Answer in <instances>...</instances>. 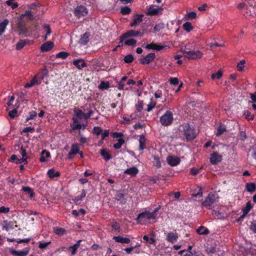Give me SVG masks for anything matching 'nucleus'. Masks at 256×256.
Masks as SVG:
<instances>
[{"label": "nucleus", "mask_w": 256, "mask_h": 256, "mask_svg": "<svg viewBox=\"0 0 256 256\" xmlns=\"http://www.w3.org/2000/svg\"><path fill=\"white\" fill-rule=\"evenodd\" d=\"M178 130L187 141L193 140L196 136V129L189 124L184 123L180 125Z\"/></svg>", "instance_id": "nucleus-1"}, {"label": "nucleus", "mask_w": 256, "mask_h": 256, "mask_svg": "<svg viewBox=\"0 0 256 256\" xmlns=\"http://www.w3.org/2000/svg\"><path fill=\"white\" fill-rule=\"evenodd\" d=\"M173 114L170 110H166L165 113L162 115L160 119L161 124L163 126H170L173 122Z\"/></svg>", "instance_id": "nucleus-2"}, {"label": "nucleus", "mask_w": 256, "mask_h": 256, "mask_svg": "<svg viewBox=\"0 0 256 256\" xmlns=\"http://www.w3.org/2000/svg\"><path fill=\"white\" fill-rule=\"evenodd\" d=\"M217 198L214 194L210 192L202 203V206L208 209H212V205L216 202Z\"/></svg>", "instance_id": "nucleus-3"}, {"label": "nucleus", "mask_w": 256, "mask_h": 256, "mask_svg": "<svg viewBox=\"0 0 256 256\" xmlns=\"http://www.w3.org/2000/svg\"><path fill=\"white\" fill-rule=\"evenodd\" d=\"M163 8L154 5H150L146 12L148 16H158L162 13Z\"/></svg>", "instance_id": "nucleus-4"}, {"label": "nucleus", "mask_w": 256, "mask_h": 256, "mask_svg": "<svg viewBox=\"0 0 256 256\" xmlns=\"http://www.w3.org/2000/svg\"><path fill=\"white\" fill-rule=\"evenodd\" d=\"M152 219V216L149 214L148 211L140 213L138 216L136 220L138 224H144L148 220Z\"/></svg>", "instance_id": "nucleus-5"}, {"label": "nucleus", "mask_w": 256, "mask_h": 256, "mask_svg": "<svg viewBox=\"0 0 256 256\" xmlns=\"http://www.w3.org/2000/svg\"><path fill=\"white\" fill-rule=\"evenodd\" d=\"M88 12L86 8L82 5L77 6L74 11V16L78 18L86 16Z\"/></svg>", "instance_id": "nucleus-6"}, {"label": "nucleus", "mask_w": 256, "mask_h": 256, "mask_svg": "<svg viewBox=\"0 0 256 256\" xmlns=\"http://www.w3.org/2000/svg\"><path fill=\"white\" fill-rule=\"evenodd\" d=\"M222 160V156L218 152H214L210 156V162L214 165L216 164Z\"/></svg>", "instance_id": "nucleus-7"}, {"label": "nucleus", "mask_w": 256, "mask_h": 256, "mask_svg": "<svg viewBox=\"0 0 256 256\" xmlns=\"http://www.w3.org/2000/svg\"><path fill=\"white\" fill-rule=\"evenodd\" d=\"M202 56V54L200 50H190L188 52H186V55H185V57L188 59L196 60L200 58Z\"/></svg>", "instance_id": "nucleus-8"}, {"label": "nucleus", "mask_w": 256, "mask_h": 256, "mask_svg": "<svg viewBox=\"0 0 256 256\" xmlns=\"http://www.w3.org/2000/svg\"><path fill=\"white\" fill-rule=\"evenodd\" d=\"M155 58L156 54L154 53H150L146 57L140 58L138 61L142 64H149L154 60Z\"/></svg>", "instance_id": "nucleus-9"}, {"label": "nucleus", "mask_w": 256, "mask_h": 256, "mask_svg": "<svg viewBox=\"0 0 256 256\" xmlns=\"http://www.w3.org/2000/svg\"><path fill=\"white\" fill-rule=\"evenodd\" d=\"M30 252V248H26L24 250H10V253L14 256H26Z\"/></svg>", "instance_id": "nucleus-10"}, {"label": "nucleus", "mask_w": 256, "mask_h": 256, "mask_svg": "<svg viewBox=\"0 0 256 256\" xmlns=\"http://www.w3.org/2000/svg\"><path fill=\"white\" fill-rule=\"evenodd\" d=\"M72 64L78 70H82L88 66L84 60L82 58L74 60Z\"/></svg>", "instance_id": "nucleus-11"}, {"label": "nucleus", "mask_w": 256, "mask_h": 256, "mask_svg": "<svg viewBox=\"0 0 256 256\" xmlns=\"http://www.w3.org/2000/svg\"><path fill=\"white\" fill-rule=\"evenodd\" d=\"M168 164L172 166H174L178 165L180 162V159L178 157L170 156L166 158Z\"/></svg>", "instance_id": "nucleus-12"}, {"label": "nucleus", "mask_w": 256, "mask_h": 256, "mask_svg": "<svg viewBox=\"0 0 256 256\" xmlns=\"http://www.w3.org/2000/svg\"><path fill=\"white\" fill-rule=\"evenodd\" d=\"M144 15L143 14H136L134 16V18L130 24V27H134L137 26L138 24L142 22V18Z\"/></svg>", "instance_id": "nucleus-13"}, {"label": "nucleus", "mask_w": 256, "mask_h": 256, "mask_svg": "<svg viewBox=\"0 0 256 256\" xmlns=\"http://www.w3.org/2000/svg\"><path fill=\"white\" fill-rule=\"evenodd\" d=\"M132 36L135 37V30H129L120 36V42L123 43L125 38Z\"/></svg>", "instance_id": "nucleus-14"}, {"label": "nucleus", "mask_w": 256, "mask_h": 256, "mask_svg": "<svg viewBox=\"0 0 256 256\" xmlns=\"http://www.w3.org/2000/svg\"><path fill=\"white\" fill-rule=\"evenodd\" d=\"M178 238L176 232H170L167 234L166 240L171 243H174L177 241Z\"/></svg>", "instance_id": "nucleus-15"}, {"label": "nucleus", "mask_w": 256, "mask_h": 256, "mask_svg": "<svg viewBox=\"0 0 256 256\" xmlns=\"http://www.w3.org/2000/svg\"><path fill=\"white\" fill-rule=\"evenodd\" d=\"M54 46V43L50 41L46 42L40 46L42 52H48L52 50Z\"/></svg>", "instance_id": "nucleus-16"}, {"label": "nucleus", "mask_w": 256, "mask_h": 256, "mask_svg": "<svg viewBox=\"0 0 256 256\" xmlns=\"http://www.w3.org/2000/svg\"><path fill=\"white\" fill-rule=\"evenodd\" d=\"M166 46L158 45L156 43L152 42L150 44H148L146 46V48L148 50H154L156 51H159L162 50Z\"/></svg>", "instance_id": "nucleus-17"}, {"label": "nucleus", "mask_w": 256, "mask_h": 256, "mask_svg": "<svg viewBox=\"0 0 256 256\" xmlns=\"http://www.w3.org/2000/svg\"><path fill=\"white\" fill-rule=\"evenodd\" d=\"M48 70L46 68H42L40 72H38V74H36L34 76H36V78H38V80L41 83L42 80L44 78L45 76H48Z\"/></svg>", "instance_id": "nucleus-18"}, {"label": "nucleus", "mask_w": 256, "mask_h": 256, "mask_svg": "<svg viewBox=\"0 0 256 256\" xmlns=\"http://www.w3.org/2000/svg\"><path fill=\"white\" fill-rule=\"evenodd\" d=\"M138 172V170L137 168L133 166L129 168H127L124 171L125 174L130 175L131 176H135Z\"/></svg>", "instance_id": "nucleus-19"}, {"label": "nucleus", "mask_w": 256, "mask_h": 256, "mask_svg": "<svg viewBox=\"0 0 256 256\" xmlns=\"http://www.w3.org/2000/svg\"><path fill=\"white\" fill-rule=\"evenodd\" d=\"M90 36V33L86 32L81 36L79 43L82 45H86L89 41V37Z\"/></svg>", "instance_id": "nucleus-20"}, {"label": "nucleus", "mask_w": 256, "mask_h": 256, "mask_svg": "<svg viewBox=\"0 0 256 256\" xmlns=\"http://www.w3.org/2000/svg\"><path fill=\"white\" fill-rule=\"evenodd\" d=\"M100 154L106 162L112 158V156L107 149L102 148L100 150Z\"/></svg>", "instance_id": "nucleus-21"}, {"label": "nucleus", "mask_w": 256, "mask_h": 256, "mask_svg": "<svg viewBox=\"0 0 256 256\" xmlns=\"http://www.w3.org/2000/svg\"><path fill=\"white\" fill-rule=\"evenodd\" d=\"M16 221H10L7 222L3 226V229H5L7 232L14 229V228H17L18 226L16 224Z\"/></svg>", "instance_id": "nucleus-22"}, {"label": "nucleus", "mask_w": 256, "mask_h": 256, "mask_svg": "<svg viewBox=\"0 0 256 256\" xmlns=\"http://www.w3.org/2000/svg\"><path fill=\"white\" fill-rule=\"evenodd\" d=\"M113 239L117 242L122 244H129L130 240L128 238H124L121 236H114Z\"/></svg>", "instance_id": "nucleus-23"}, {"label": "nucleus", "mask_w": 256, "mask_h": 256, "mask_svg": "<svg viewBox=\"0 0 256 256\" xmlns=\"http://www.w3.org/2000/svg\"><path fill=\"white\" fill-rule=\"evenodd\" d=\"M146 138L144 134H141L139 138L140 150H143L146 148Z\"/></svg>", "instance_id": "nucleus-24"}, {"label": "nucleus", "mask_w": 256, "mask_h": 256, "mask_svg": "<svg viewBox=\"0 0 256 256\" xmlns=\"http://www.w3.org/2000/svg\"><path fill=\"white\" fill-rule=\"evenodd\" d=\"M50 158V154L46 150H43L40 154V161L41 162H44L46 161V158Z\"/></svg>", "instance_id": "nucleus-25"}, {"label": "nucleus", "mask_w": 256, "mask_h": 256, "mask_svg": "<svg viewBox=\"0 0 256 256\" xmlns=\"http://www.w3.org/2000/svg\"><path fill=\"white\" fill-rule=\"evenodd\" d=\"M41 83L36 78V76H34L31 80L30 82L26 83L24 87L26 88H30L32 87V86H34L35 84H40Z\"/></svg>", "instance_id": "nucleus-26"}, {"label": "nucleus", "mask_w": 256, "mask_h": 256, "mask_svg": "<svg viewBox=\"0 0 256 256\" xmlns=\"http://www.w3.org/2000/svg\"><path fill=\"white\" fill-rule=\"evenodd\" d=\"M47 174L50 178L52 179L56 177L60 176V172L58 171H56L54 168H52L48 171Z\"/></svg>", "instance_id": "nucleus-27"}, {"label": "nucleus", "mask_w": 256, "mask_h": 256, "mask_svg": "<svg viewBox=\"0 0 256 256\" xmlns=\"http://www.w3.org/2000/svg\"><path fill=\"white\" fill-rule=\"evenodd\" d=\"M116 200L120 202V203L125 204L126 202V198H124V194L121 192H118L116 194Z\"/></svg>", "instance_id": "nucleus-28"}, {"label": "nucleus", "mask_w": 256, "mask_h": 256, "mask_svg": "<svg viewBox=\"0 0 256 256\" xmlns=\"http://www.w3.org/2000/svg\"><path fill=\"white\" fill-rule=\"evenodd\" d=\"M8 24V20L5 19L0 23V36H2L5 32L7 26Z\"/></svg>", "instance_id": "nucleus-29"}, {"label": "nucleus", "mask_w": 256, "mask_h": 256, "mask_svg": "<svg viewBox=\"0 0 256 256\" xmlns=\"http://www.w3.org/2000/svg\"><path fill=\"white\" fill-rule=\"evenodd\" d=\"M256 185L254 182H248L246 185V190L250 192H253L256 190Z\"/></svg>", "instance_id": "nucleus-30"}, {"label": "nucleus", "mask_w": 256, "mask_h": 256, "mask_svg": "<svg viewBox=\"0 0 256 256\" xmlns=\"http://www.w3.org/2000/svg\"><path fill=\"white\" fill-rule=\"evenodd\" d=\"M196 232L199 234H208L210 233V230L208 228H205L204 226H200L196 229Z\"/></svg>", "instance_id": "nucleus-31"}, {"label": "nucleus", "mask_w": 256, "mask_h": 256, "mask_svg": "<svg viewBox=\"0 0 256 256\" xmlns=\"http://www.w3.org/2000/svg\"><path fill=\"white\" fill-rule=\"evenodd\" d=\"M202 188L198 186L197 188L194 191V192L192 194V196L194 198L202 197Z\"/></svg>", "instance_id": "nucleus-32"}, {"label": "nucleus", "mask_w": 256, "mask_h": 256, "mask_svg": "<svg viewBox=\"0 0 256 256\" xmlns=\"http://www.w3.org/2000/svg\"><path fill=\"white\" fill-rule=\"evenodd\" d=\"M54 232L57 235L62 236L64 235L66 230L64 228L56 226L54 228Z\"/></svg>", "instance_id": "nucleus-33"}, {"label": "nucleus", "mask_w": 256, "mask_h": 256, "mask_svg": "<svg viewBox=\"0 0 256 256\" xmlns=\"http://www.w3.org/2000/svg\"><path fill=\"white\" fill-rule=\"evenodd\" d=\"M22 190L24 192H27L31 198H32L34 196V192L33 190L29 186H23Z\"/></svg>", "instance_id": "nucleus-34"}, {"label": "nucleus", "mask_w": 256, "mask_h": 256, "mask_svg": "<svg viewBox=\"0 0 256 256\" xmlns=\"http://www.w3.org/2000/svg\"><path fill=\"white\" fill-rule=\"evenodd\" d=\"M82 242L81 240H78L76 242L70 247V249H72V255H74L77 251L78 248L80 246V243Z\"/></svg>", "instance_id": "nucleus-35"}, {"label": "nucleus", "mask_w": 256, "mask_h": 256, "mask_svg": "<svg viewBox=\"0 0 256 256\" xmlns=\"http://www.w3.org/2000/svg\"><path fill=\"white\" fill-rule=\"evenodd\" d=\"M79 148L78 144H73L70 150V154H76L79 152Z\"/></svg>", "instance_id": "nucleus-36"}, {"label": "nucleus", "mask_w": 256, "mask_h": 256, "mask_svg": "<svg viewBox=\"0 0 256 256\" xmlns=\"http://www.w3.org/2000/svg\"><path fill=\"white\" fill-rule=\"evenodd\" d=\"M70 55V53H68V52H66L62 51V52H60L56 54V58H62V60H65Z\"/></svg>", "instance_id": "nucleus-37"}, {"label": "nucleus", "mask_w": 256, "mask_h": 256, "mask_svg": "<svg viewBox=\"0 0 256 256\" xmlns=\"http://www.w3.org/2000/svg\"><path fill=\"white\" fill-rule=\"evenodd\" d=\"M26 40H20L16 44V50H20L22 49L26 44Z\"/></svg>", "instance_id": "nucleus-38"}, {"label": "nucleus", "mask_w": 256, "mask_h": 256, "mask_svg": "<svg viewBox=\"0 0 256 256\" xmlns=\"http://www.w3.org/2000/svg\"><path fill=\"white\" fill-rule=\"evenodd\" d=\"M226 130V127L224 124H220L218 128L216 136H220Z\"/></svg>", "instance_id": "nucleus-39"}, {"label": "nucleus", "mask_w": 256, "mask_h": 256, "mask_svg": "<svg viewBox=\"0 0 256 256\" xmlns=\"http://www.w3.org/2000/svg\"><path fill=\"white\" fill-rule=\"evenodd\" d=\"M252 208V205L250 202L249 201L246 203V206L242 208V211L243 213L248 214Z\"/></svg>", "instance_id": "nucleus-40"}, {"label": "nucleus", "mask_w": 256, "mask_h": 256, "mask_svg": "<svg viewBox=\"0 0 256 256\" xmlns=\"http://www.w3.org/2000/svg\"><path fill=\"white\" fill-rule=\"evenodd\" d=\"M182 26L184 28V30H186V32H190L193 29V27L192 25V24L188 22H184Z\"/></svg>", "instance_id": "nucleus-41"}, {"label": "nucleus", "mask_w": 256, "mask_h": 256, "mask_svg": "<svg viewBox=\"0 0 256 256\" xmlns=\"http://www.w3.org/2000/svg\"><path fill=\"white\" fill-rule=\"evenodd\" d=\"M154 165L156 166L157 168H160L161 167V162L160 160V158L158 156H154Z\"/></svg>", "instance_id": "nucleus-42"}, {"label": "nucleus", "mask_w": 256, "mask_h": 256, "mask_svg": "<svg viewBox=\"0 0 256 256\" xmlns=\"http://www.w3.org/2000/svg\"><path fill=\"white\" fill-rule=\"evenodd\" d=\"M144 102L142 100H138V103L136 104V108L138 112H140L143 110Z\"/></svg>", "instance_id": "nucleus-43"}, {"label": "nucleus", "mask_w": 256, "mask_h": 256, "mask_svg": "<svg viewBox=\"0 0 256 256\" xmlns=\"http://www.w3.org/2000/svg\"><path fill=\"white\" fill-rule=\"evenodd\" d=\"M124 142L125 140L124 139L120 138L118 140V142L114 144V148L116 150L120 149L122 147V146L124 143Z\"/></svg>", "instance_id": "nucleus-44"}, {"label": "nucleus", "mask_w": 256, "mask_h": 256, "mask_svg": "<svg viewBox=\"0 0 256 256\" xmlns=\"http://www.w3.org/2000/svg\"><path fill=\"white\" fill-rule=\"evenodd\" d=\"M134 60V56L132 54L126 56L124 58L125 63L130 64L133 62Z\"/></svg>", "instance_id": "nucleus-45"}, {"label": "nucleus", "mask_w": 256, "mask_h": 256, "mask_svg": "<svg viewBox=\"0 0 256 256\" xmlns=\"http://www.w3.org/2000/svg\"><path fill=\"white\" fill-rule=\"evenodd\" d=\"M244 115L246 116V118L248 120H252L254 118V114H252L248 110H244Z\"/></svg>", "instance_id": "nucleus-46"}, {"label": "nucleus", "mask_w": 256, "mask_h": 256, "mask_svg": "<svg viewBox=\"0 0 256 256\" xmlns=\"http://www.w3.org/2000/svg\"><path fill=\"white\" fill-rule=\"evenodd\" d=\"M74 112L76 116L80 119L82 118V116L84 112L81 110L76 108H74Z\"/></svg>", "instance_id": "nucleus-47"}, {"label": "nucleus", "mask_w": 256, "mask_h": 256, "mask_svg": "<svg viewBox=\"0 0 256 256\" xmlns=\"http://www.w3.org/2000/svg\"><path fill=\"white\" fill-rule=\"evenodd\" d=\"M130 12H131V8L128 6H126L122 7L120 9V13L122 15H127V14H129Z\"/></svg>", "instance_id": "nucleus-48"}, {"label": "nucleus", "mask_w": 256, "mask_h": 256, "mask_svg": "<svg viewBox=\"0 0 256 256\" xmlns=\"http://www.w3.org/2000/svg\"><path fill=\"white\" fill-rule=\"evenodd\" d=\"M110 88V84L108 82H105L104 81H102L100 82V84L98 86V88L100 90H107Z\"/></svg>", "instance_id": "nucleus-49"}, {"label": "nucleus", "mask_w": 256, "mask_h": 256, "mask_svg": "<svg viewBox=\"0 0 256 256\" xmlns=\"http://www.w3.org/2000/svg\"><path fill=\"white\" fill-rule=\"evenodd\" d=\"M143 240L146 242H148L150 244H155L156 240L154 238H149L146 235H144L143 236Z\"/></svg>", "instance_id": "nucleus-50"}, {"label": "nucleus", "mask_w": 256, "mask_h": 256, "mask_svg": "<svg viewBox=\"0 0 256 256\" xmlns=\"http://www.w3.org/2000/svg\"><path fill=\"white\" fill-rule=\"evenodd\" d=\"M37 116V113L35 111L32 110L29 112V116L26 118V122H28L30 120L35 119Z\"/></svg>", "instance_id": "nucleus-51"}, {"label": "nucleus", "mask_w": 256, "mask_h": 256, "mask_svg": "<svg viewBox=\"0 0 256 256\" xmlns=\"http://www.w3.org/2000/svg\"><path fill=\"white\" fill-rule=\"evenodd\" d=\"M222 75V72L221 70H218L216 72L212 74L211 75V78L212 80L220 79Z\"/></svg>", "instance_id": "nucleus-52"}, {"label": "nucleus", "mask_w": 256, "mask_h": 256, "mask_svg": "<svg viewBox=\"0 0 256 256\" xmlns=\"http://www.w3.org/2000/svg\"><path fill=\"white\" fill-rule=\"evenodd\" d=\"M136 44V40L134 38H130L127 40H126L124 44L128 46H134Z\"/></svg>", "instance_id": "nucleus-53"}, {"label": "nucleus", "mask_w": 256, "mask_h": 256, "mask_svg": "<svg viewBox=\"0 0 256 256\" xmlns=\"http://www.w3.org/2000/svg\"><path fill=\"white\" fill-rule=\"evenodd\" d=\"M102 132V130L100 127L98 126H94L92 130V132L94 134H96V136H99Z\"/></svg>", "instance_id": "nucleus-54"}, {"label": "nucleus", "mask_w": 256, "mask_h": 256, "mask_svg": "<svg viewBox=\"0 0 256 256\" xmlns=\"http://www.w3.org/2000/svg\"><path fill=\"white\" fill-rule=\"evenodd\" d=\"M156 102H154L152 98L150 99V102L148 105V108L146 109L147 112H150L152 111L153 108L156 106Z\"/></svg>", "instance_id": "nucleus-55"}, {"label": "nucleus", "mask_w": 256, "mask_h": 256, "mask_svg": "<svg viewBox=\"0 0 256 256\" xmlns=\"http://www.w3.org/2000/svg\"><path fill=\"white\" fill-rule=\"evenodd\" d=\"M206 252L208 254H214L217 252L216 246H212L210 248H208Z\"/></svg>", "instance_id": "nucleus-56"}, {"label": "nucleus", "mask_w": 256, "mask_h": 256, "mask_svg": "<svg viewBox=\"0 0 256 256\" xmlns=\"http://www.w3.org/2000/svg\"><path fill=\"white\" fill-rule=\"evenodd\" d=\"M17 110L16 108L13 109L12 110H10L8 112V116L12 119L14 118L17 114Z\"/></svg>", "instance_id": "nucleus-57"}, {"label": "nucleus", "mask_w": 256, "mask_h": 256, "mask_svg": "<svg viewBox=\"0 0 256 256\" xmlns=\"http://www.w3.org/2000/svg\"><path fill=\"white\" fill-rule=\"evenodd\" d=\"M245 63L244 60H240L237 64V68L238 70L242 71L244 68V64Z\"/></svg>", "instance_id": "nucleus-58"}, {"label": "nucleus", "mask_w": 256, "mask_h": 256, "mask_svg": "<svg viewBox=\"0 0 256 256\" xmlns=\"http://www.w3.org/2000/svg\"><path fill=\"white\" fill-rule=\"evenodd\" d=\"M164 28V24L162 23H159L156 24L154 28V30L156 32H158L160 30L163 29Z\"/></svg>", "instance_id": "nucleus-59"}, {"label": "nucleus", "mask_w": 256, "mask_h": 256, "mask_svg": "<svg viewBox=\"0 0 256 256\" xmlns=\"http://www.w3.org/2000/svg\"><path fill=\"white\" fill-rule=\"evenodd\" d=\"M170 83L171 84L176 86L178 84V80L176 78H170L169 80Z\"/></svg>", "instance_id": "nucleus-60"}, {"label": "nucleus", "mask_w": 256, "mask_h": 256, "mask_svg": "<svg viewBox=\"0 0 256 256\" xmlns=\"http://www.w3.org/2000/svg\"><path fill=\"white\" fill-rule=\"evenodd\" d=\"M184 256H198L196 250H188Z\"/></svg>", "instance_id": "nucleus-61"}, {"label": "nucleus", "mask_w": 256, "mask_h": 256, "mask_svg": "<svg viewBox=\"0 0 256 256\" xmlns=\"http://www.w3.org/2000/svg\"><path fill=\"white\" fill-rule=\"evenodd\" d=\"M239 139L242 141H244L247 138L246 134L244 132L241 131L239 134Z\"/></svg>", "instance_id": "nucleus-62"}, {"label": "nucleus", "mask_w": 256, "mask_h": 256, "mask_svg": "<svg viewBox=\"0 0 256 256\" xmlns=\"http://www.w3.org/2000/svg\"><path fill=\"white\" fill-rule=\"evenodd\" d=\"M250 228L256 234V220H254L252 222L251 224L250 225Z\"/></svg>", "instance_id": "nucleus-63"}, {"label": "nucleus", "mask_w": 256, "mask_h": 256, "mask_svg": "<svg viewBox=\"0 0 256 256\" xmlns=\"http://www.w3.org/2000/svg\"><path fill=\"white\" fill-rule=\"evenodd\" d=\"M250 152H251L252 158L256 160V147L251 148Z\"/></svg>", "instance_id": "nucleus-64"}]
</instances>
